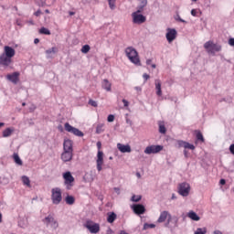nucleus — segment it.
Masks as SVG:
<instances>
[{"instance_id": "f257e3e1", "label": "nucleus", "mask_w": 234, "mask_h": 234, "mask_svg": "<svg viewBox=\"0 0 234 234\" xmlns=\"http://www.w3.org/2000/svg\"><path fill=\"white\" fill-rule=\"evenodd\" d=\"M157 222L159 224L165 222V228H176L178 226V218L171 216L169 211L165 210L160 213Z\"/></svg>"}, {"instance_id": "f03ea898", "label": "nucleus", "mask_w": 234, "mask_h": 234, "mask_svg": "<svg viewBox=\"0 0 234 234\" xmlns=\"http://www.w3.org/2000/svg\"><path fill=\"white\" fill-rule=\"evenodd\" d=\"M124 52H125L126 58H128L131 63H133V65H136L137 67H142L140 55L138 54V51L136 50V48H134L133 46H130L125 48Z\"/></svg>"}, {"instance_id": "7ed1b4c3", "label": "nucleus", "mask_w": 234, "mask_h": 234, "mask_svg": "<svg viewBox=\"0 0 234 234\" xmlns=\"http://www.w3.org/2000/svg\"><path fill=\"white\" fill-rule=\"evenodd\" d=\"M204 48L207 49L208 54H213V56H215V52H220V50H222V46L220 44H215L213 41L209 40L204 44Z\"/></svg>"}, {"instance_id": "20e7f679", "label": "nucleus", "mask_w": 234, "mask_h": 234, "mask_svg": "<svg viewBox=\"0 0 234 234\" xmlns=\"http://www.w3.org/2000/svg\"><path fill=\"white\" fill-rule=\"evenodd\" d=\"M51 200L52 203L55 204V206H58V204H60L63 200V196L61 195V188L55 187L51 190Z\"/></svg>"}, {"instance_id": "39448f33", "label": "nucleus", "mask_w": 234, "mask_h": 234, "mask_svg": "<svg viewBox=\"0 0 234 234\" xmlns=\"http://www.w3.org/2000/svg\"><path fill=\"white\" fill-rule=\"evenodd\" d=\"M97 148H98V153H97V159H96V165H97V171H101L103 169V152L101 150V142L97 143Z\"/></svg>"}, {"instance_id": "423d86ee", "label": "nucleus", "mask_w": 234, "mask_h": 234, "mask_svg": "<svg viewBox=\"0 0 234 234\" xmlns=\"http://www.w3.org/2000/svg\"><path fill=\"white\" fill-rule=\"evenodd\" d=\"M63 179H64V185L66 186V189L70 190L72 187H74V176L70 172H66L62 175Z\"/></svg>"}, {"instance_id": "0eeeda50", "label": "nucleus", "mask_w": 234, "mask_h": 234, "mask_svg": "<svg viewBox=\"0 0 234 234\" xmlns=\"http://www.w3.org/2000/svg\"><path fill=\"white\" fill-rule=\"evenodd\" d=\"M132 19L133 25H144L147 21V17L138 11L132 13Z\"/></svg>"}, {"instance_id": "6e6552de", "label": "nucleus", "mask_w": 234, "mask_h": 234, "mask_svg": "<svg viewBox=\"0 0 234 234\" xmlns=\"http://www.w3.org/2000/svg\"><path fill=\"white\" fill-rule=\"evenodd\" d=\"M64 129L67 133H70V134H74V136H79L80 138L83 137V132L80 131V129L73 127L70 123L66 122L64 124Z\"/></svg>"}, {"instance_id": "1a4fd4ad", "label": "nucleus", "mask_w": 234, "mask_h": 234, "mask_svg": "<svg viewBox=\"0 0 234 234\" xmlns=\"http://www.w3.org/2000/svg\"><path fill=\"white\" fill-rule=\"evenodd\" d=\"M87 229H89L90 233H100V224L94 223V221L88 219L84 224Z\"/></svg>"}, {"instance_id": "9d476101", "label": "nucleus", "mask_w": 234, "mask_h": 234, "mask_svg": "<svg viewBox=\"0 0 234 234\" xmlns=\"http://www.w3.org/2000/svg\"><path fill=\"white\" fill-rule=\"evenodd\" d=\"M189 191H191V186L188 183H181L178 185V193L181 197H188Z\"/></svg>"}, {"instance_id": "9b49d317", "label": "nucleus", "mask_w": 234, "mask_h": 234, "mask_svg": "<svg viewBox=\"0 0 234 234\" xmlns=\"http://www.w3.org/2000/svg\"><path fill=\"white\" fill-rule=\"evenodd\" d=\"M160 151H164V146H162L160 144L150 145L144 149V154H156L160 153Z\"/></svg>"}, {"instance_id": "f8f14e48", "label": "nucleus", "mask_w": 234, "mask_h": 234, "mask_svg": "<svg viewBox=\"0 0 234 234\" xmlns=\"http://www.w3.org/2000/svg\"><path fill=\"white\" fill-rule=\"evenodd\" d=\"M177 32L176 29L175 28H167L166 29V41H168V43H173L174 39H176V36H177Z\"/></svg>"}, {"instance_id": "ddd939ff", "label": "nucleus", "mask_w": 234, "mask_h": 234, "mask_svg": "<svg viewBox=\"0 0 234 234\" xmlns=\"http://www.w3.org/2000/svg\"><path fill=\"white\" fill-rule=\"evenodd\" d=\"M19 76H21V73H19V71H16L6 75V80L11 81V83H14V85H17L19 82Z\"/></svg>"}, {"instance_id": "4468645a", "label": "nucleus", "mask_w": 234, "mask_h": 234, "mask_svg": "<svg viewBox=\"0 0 234 234\" xmlns=\"http://www.w3.org/2000/svg\"><path fill=\"white\" fill-rule=\"evenodd\" d=\"M63 151L74 153V142L70 139H64Z\"/></svg>"}, {"instance_id": "2eb2a0df", "label": "nucleus", "mask_w": 234, "mask_h": 234, "mask_svg": "<svg viewBox=\"0 0 234 234\" xmlns=\"http://www.w3.org/2000/svg\"><path fill=\"white\" fill-rule=\"evenodd\" d=\"M73 157H74V152H69V151H63L60 155V158L64 163L71 162Z\"/></svg>"}, {"instance_id": "dca6fc26", "label": "nucleus", "mask_w": 234, "mask_h": 234, "mask_svg": "<svg viewBox=\"0 0 234 234\" xmlns=\"http://www.w3.org/2000/svg\"><path fill=\"white\" fill-rule=\"evenodd\" d=\"M11 63H12V58L10 57H7L3 53L0 55V65H2V67H10Z\"/></svg>"}, {"instance_id": "f3484780", "label": "nucleus", "mask_w": 234, "mask_h": 234, "mask_svg": "<svg viewBox=\"0 0 234 234\" xmlns=\"http://www.w3.org/2000/svg\"><path fill=\"white\" fill-rule=\"evenodd\" d=\"M4 56H6L7 58H14L16 56V49H14L12 47L5 46L4 47Z\"/></svg>"}, {"instance_id": "a211bd4d", "label": "nucleus", "mask_w": 234, "mask_h": 234, "mask_svg": "<svg viewBox=\"0 0 234 234\" xmlns=\"http://www.w3.org/2000/svg\"><path fill=\"white\" fill-rule=\"evenodd\" d=\"M43 222H45V224H47V226H48V224H51V228H54L55 229L58 226V221L55 220L54 217H52L50 215L48 216L47 218H45Z\"/></svg>"}, {"instance_id": "6ab92c4d", "label": "nucleus", "mask_w": 234, "mask_h": 234, "mask_svg": "<svg viewBox=\"0 0 234 234\" xmlns=\"http://www.w3.org/2000/svg\"><path fill=\"white\" fill-rule=\"evenodd\" d=\"M132 207L135 215H144L145 213V207L144 205H133Z\"/></svg>"}, {"instance_id": "aec40b11", "label": "nucleus", "mask_w": 234, "mask_h": 234, "mask_svg": "<svg viewBox=\"0 0 234 234\" xmlns=\"http://www.w3.org/2000/svg\"><path fill=\"white\" fill-rule=\"evenodd\" d=\"M117 149L120 151V153H131V151H133L131 149V145H129V144H122L121 143L117 144Z\"/></svg>"}, {"instance_id": "412c9836", "label": "nucleus", "mask_w": 234, "mask_h": 234, "mask_svg": "<svg viewBox=\"0 0 234 234\" xmlns=\"http://www.w3.org/2000/svg\"><path fill=\"white\" fill-rule=\"evenodd\" d=\"M101 87L102 89H104V90H106L107 92H111V90H112V84L111 83V81H109V80L104 79L101 82Z\"/></svg>"}, {"instance_id": "4be33fe9", "label": "nucleus", "mask_w": 234, "mask_h": 234, "mask_svg": "<svg viewBox=\"0 0 234 234\" xmlns=\"http://www.w3.org/2000/svg\"><path fill=\"white\" fill-rule=\"evenodd\" d=\"M16 133V129L14 127L6 128L3 131V138H8V136H12Z\"/></svg>"}, {"instance_id": "5701e85b", "label": "nucleus", "mask_w": 234, "mask_h": 234, "mask_svg": "<svg viewBox=\"0 0 234 234\" xmlns=\"http://www.w3.org/2000/svg\"><path fill=\"white\" fill-rule=\"evenodd\" d=\"M54 3H56V0H41L38 3L39 6H52V5H54Z\"/></svg>"}, {"instance_id": "b1692460", "label": "nucleus", "mask_w": 234, "mask_h": 234, "mask_svg": "<svg viewBox=\"0 0 234 234\" xmlns=\"http://www.w3.org/2000/svg\"><path fill=\"white\" fill-rule=\"evenodd\" d=\"M155 90L158 96H162V81L155 80Z\"/></svg>"}, {"instance_id": "393cba45", "label": "nucleus", "mask_w": 234, "mask_h": 234, "mask_svg": "<svg viewBox=\"0 0 234 234\" xmlns=\"http://www.w3.org/2000/svg\"><path fill=\"white\" fill-rule=\"evenodd\" d=\"M65 202L66 204H68V206H74L76 198L73 196H67L65 198Z\"/></svg>"}, {"instance_id": "a878e982", "label": "nucleus", "mask_w": 234, "mask_h": 234, "mask_svg": "<svg viewBox=\"0 0 234 234\" xmlns=\"http://www.w3.org/2000/svg\"><path fill=\"white\" fill-rule=\"evenodd\" d=\"M187 217L188 218H191V220H195L196 222H198V220H200V217H198V215H197V213L194 211L188 212Z\"/></svg>"}, {"instance_id": "bb28decb", "label": "nucleus", "mask_w": 234, "mask_h": 234, "mask_svg": "<svg viewBox=\"0 0 234 234\" xmlns=\"http://www.w3.org/2000/svg\"><path fill=\"white\" fill-rule=\"evenodd\" d=\"M147 6V0H140V5L137 7V12H144V8Z\"/></svg>"}, {"instance_id": "cd10ccee", "label": "nucleus", "mask_w": 234, "mask_h": 234, "mask_svg": "<svg viewBox=\"0 0 234 234\" xmlns=\"http://www.w3.org/2000/svg\"><path fill=\"white\" fill-rule=\"evenodd\" d=\"M114 220H116V213L109 212L108 218H107V222H109V224H112V222H114Z\"/></svg>"}, {"instance_id": "c85d7f7f", "label": "nucleus", "mask_w": 234, "mask_h": 234, "mask_svg": "<svg viewBox=\"0 0 234 234\" xmlns=\"http://www.w3.org/2000/svg\"><path fill=\"white\" fill-rule=\"evenodd\" d=\"M58 52V48H51L46 50L47 58H52V54H56Z\"/></svg>"}, {"instance_id": "c756f323", "label": "nucleus", "mask_w": 234, "mask_h": 234, "mask_svg": "<svg viewBox=\"0 0 234 234\" xmlns=\"http://www.w3.org/2000/svg\"><path fill=\"white\" fill-rule=\"evenodd\" d=\"M21 179L24 186H27V187H32V185H30V178H28V176H23Z\"/></svg>"}, {"instance_id": "7c9ffc66", "label": "nucleus", "mask_w": 234, "mask_h": 234, "mask_svg": "<svg viewBox=\"0 0 234 234\" xmlns=\"http://www.w3.org/2000/svg\"><path fill=\"white\" fill-rule=\"evenodd\" d=\"M105 131V124L103 123H99L96 127V133L97 134H101Z\"/></svg>"}, {"instance_id": "2f4dec72", "label": "nucleus", "mask_w": 234, "mask_h": 234, "mask_svg": "<svg viewBox=\"0 0 234 234\" xmlns=\"http://www.w3.org/2000/svg\"><path fill=\"white\" fill-rule=\"evenodd\" d=\"M196 138L198 142H205L204 135H202V133L200 131H196Z\"/></svg>"}, {"instance_id": "473e14b6", "label": "nucleus", "mask_w": 234, "mask_h": 234, "mask_svg": "<svg viewBox=\"0 0 234 234\" xmlns=\"http://www.w3.org/2000/svg\"><path fill=\"white\" fill-rule=\"evenodd\" d=\"M13 158L15 162L17 164V165H23V161L21 160V158H19V154H14Z\"/></svg>"}, {"instance_id": "72a5a7b5", "label": "nucleus", "mask_w": 234, "mask_h": 234, "mask_svg": "<svg viewBox=\"0 0 234 234\" xmlns=\"http://www.w3.org/2000/svg\"><path fill=\"white\" fill-rule=\"evenodd\" d=\"M166 132L165 124H164V122H159V133H161V134H165Z\"/></svg>"}, {"instance_id": "f704fd0d", "label": "nucleus", "mask_w": 234, "mask_h": 234, "mask_svg": "<svg viewBox=\"0 0 234 234\" xmlns=\"http://www.w3.org/2000/svg\"><path fill=\"white\" fill-rule=\"evenodd\" d=\"M39 34H43L44 36H50V30L47 27H41L39 29Z\"/></svg>"}, {"instance_id": "c9c22d12", "label": "nucleus", "mask_w": 234, "mask_h": 234, "mask_svg": "<svg viewBox=\"0 0 234 234\" xmlns=\"http://www.w3.org/2000/svg\"><path fill=\"white\" fill-rule=\"evenodd\" d=\"M108 4L111 10L116 9V0H108Z\"/></svg>"}, {"instance_id": "e433bc0d", "label": "nucleus", "mask_w": 234, "mask_h": 234, "mask_svg": "<svg viewBox=\"0 0 234 234\" xmlns=\"http://www.w3.org/2000/svg\"><path fill=\"white\" fill-rule=\"evenodd\" d=\"M90 50V46L89 45H84L82 48H81V52L82 54H88V52Z\"/></svg>"}, {"instance_id": "4c0bfd02", "label": "nucleus", "mask_w": 234, "mask_h": 234, "mask_svg": "<svg viewBox=\"0 0 234 234\" xmlns=\"http://www.w3.org/2000/svg\"><path fill=\"white\" fill-rule=\"evenodd\" d=\"M198 12H200V9H192L191 16H193V17H198Z\"/></svg>"}, {"instance_id": "58836bf2", "label": "nucleus", "mask_w": 234, "mask_h": 234, "mask_svg": "<svg viewBox=\"0 0 234 234\" xmlns=\"http://www.w3.org/2000/svg\"><path fill=\"white\" fill-rule=\"evenodd\" d=\"M185 149H190L191 151H195V146L189 143H186Z\"/></svg>"}, {"instance_id": "ea45409f", "label": "nucleus", "mask_w": 234, "mask_h": 234, "mask_svg": "<svg viewBox=\"0 0 234 234\" xmlns=\"http://www.w3.org/2000/svg\"><path fill=\"white\" fill-rule=\"evenodd\" d=\"M142 200V196H133L132 201L133 202H140Z\"/></svg>"}, {"instance_id": "a19ab883", "label": "nucleus", "mask_w": 234, "mask_h": 234, "mask_svg": "<svg viewBox=\"0 0 234 234\" xmlns=\"http://www.w3.org/2000/svg\"><path fill=\"white\" fill-rule=\"evenodd\" d=\"M206 232H207L206 228H203V229H197L195 234H206Z\"/></svg>"}, {"instance_id": "79ce46f5", "label": "nucleus", "mask_w": 234, "mask_h": 234, "mask_svg": "<svg viewBox=\"0 0 234 234\" xmlns=\"http://www.w3.org/2000/svg\"><path fill=\"white\" fill-rule=\"evenodd\" d=\"M186 141H182V140H178L177 141V145H178V148H180V147H186Z\"/></svg>"}, {"instance_id": "37998d69", "label": "nucleus", "mask_w": 234, "mask_h": 234, "mask_svg": "<svg viewBox=\"0 0 234 234\" xmlns=\"http://www.w3.org/2000/svg\"><path fill=\"white\" fill-rule=\"evenodd\" d=\"M175 20L178 21L179 23H187L186 20L182 19V17H180V15H176L175 16Z\"/></svg>"}, {"instance_id": "c03bdc74", "label": "nucleus", "mask_w": 234, "mask_h": 234, "mask_svg": "<svg viewBox=\"0 0 234 234\" xmlns=\"http://www.w3.org/2000/svg\"><path fill=\"white\" fill-rule=\"evenodd\" d=\"M89 105H90L91 107H98V102L96 101H94V100H90L89 101Z\"/></svg>"}, {"instance_id": "a18cd8bd", "label": "nucleus", "mask_w": 234, "mask_h": 234, "mask_svg": "<svg viewBox=\"0 0 234 234\" xmlns=\"http://www.w3.org/2000/svg\"><path fill=\"white\" fill-rule=\"evenodd\" d=\"M229 45L230 47H234V38H233V37H230V38L229 39Z\"/></svg>"}, {"instance_id": "49530a36", "label": "nucleus", "mask_w": 234, "mask_h": 234, "mask_svg": "<svg viewBox=\"0 0 234 234\" xmlns=\"http://www.w3.org/2000/svg\"><path fill=\"white\" fill-rule=\"evenodd\" d=\"M34 111H36V105L31 104L29 107V112H34Z\"/></svg>"}, {"instance_id": "de8ad7c7", "label": "nucleus", "mask_w": 234, "mask_h": 234, "mask_svg": "<svg viewBox=\"0 0 234 234\" xmlns=\"http://www.w3.org/2000/svg\"><path fill=\"white\" fill-rule=\"evenodd\" d=\"M122 103H123L124 107H129V101L123 99Z\"/></svg>"}, {"instance_id": "09e8293b", "label": "nucleus", "mask_w": 234, "mask_h": 234, "mask_svg": "<svg viewBox=\"0 0 234 234\" xmlns=\"http://www.w3.org/2000/svg\"><path fill=\"white\" fill-rule=\"evenodd\" d=\"M143 78H144V81H147V80H149L150 76H149V74L144 73V74L143 75Z\"/></svg>"}, {"instance_id": "8fccbe9b", "label": "nucleus", "mask_w": 234, "mask_h": 234, "mask_svg": "<svg viewBox=\"0 0 234 234\" xmlns=\"http://www.w3.org/2000/svg\"><path fill=\"white\" fill-rule=\"evenodd\" d=\"M16 24L17 25V27H23L21 19H16Z\"/></svg>"}, {"instance_id": "3c124183", "label": "nucleus", "mask_w": 234, "mask_h": 234, "mask_svg": "<svg viewBox=\"0 0 234 234\" xmlns=\"http://www.w3.org/2000/svg\"><path fill=\"white\" fill-rule=\"evenodd\" d=\"M229 151H230V153H231L232 154H234V144H231V145L229 146Z\"/></svg>"}, {"instance_id": "603ef678", "label": "nucleus", "mask_w": 234, "mask_h": 234, "mask_svg": "<svg viewBox=\"0 0 234 234\" xmlns=\"http://www.w3.org/2000/svg\"><path fill=\"white\" fill-rule=\"evenodd\" d=\"M34 16L38 17V16H41V10H37V12L34 13Z\"/></svg>"}, {"instance_id": "864d4df0", "label": "nucleus", "mask_w": 234, "mask_h": 234, "mask_svg": "<svg viewBox=\"0 0 234 234\" xmlns=\"http://www.w3.org/2000/svg\"><path fill=\"white\" fill-rule=\"evenodd\" d=\"M219 184H221V186H225L226 185V180L225 179H220Z\"/></svg>"}, {"instance_id": "5fc2aeb1", "label": "nucleus", "mask_w": 234, "mask_h": 234, "mask_svg": "<svg viewBox=\"0 0 234 234\" xmlns=\"http://www.w3.org/2000/svg\"><path fill=\"white\" fill-rule=\"evenodd\" d=\"M149 228H150V226H149L148 223H145V224L144 225V229H149Z\"/></svg>"}, {"instance_id": "6e6d98bb", "label": "nucleus", "mask_w": 234, "mask_h": 234, "mask_svg": "<svg viewBox=\"0 0 234 234\" xmlns=\"http://www.w3.org/2000/svg\"><path fill=\"white\" fill-rule=\"evenodd\" d=\"M134 89H135V90H137V92H142L141 87L136 86Z\"/></svg>"}, {"instance_id": "4d7b16f0", "label": "nucleus", "mask_w": 234, "mask_h": 234, "mask_svg": "<svg viewBox=\"0 0 234 234\" xmlns=\"http://www.w3.org/2000/svg\"><path fill=\"white\" fill-rule=\"evenodd\" d=\"M152 62H153V60L147 59V60H146V65H152V64H151Z\"/></svg>"}, {"instance_id": "13d9d810", "label": "nucleus", "mask_w": 234, "mask_h": 234, "mask_svg": "<svg viewBox=\"0 0 234 234\" xmlns=\"http://www.w3.org/2000/svg\"><path fill=\"white\" fill-rule=\"evenodd\" d=\"M34 43H35V45H37V43H39V38H35Z\"/></svg>"}, {"instance_id": "bf43d9fd", "label": "nucleus", "mask_w": 234, "mask_h": 234, "mask_svg": "<svg viewBox=\"0 0 234 234\" xmlns=\"http://www.w3.org/2000/svg\"><path fill=\"white\" fill-rule=\"evenodd\" d=\"M69 16H75V15H76V12H74V11H69Z\"/></svg>"}, {"instance_id": "052dcab7", "label": "nucleus", "mask_w": 234, "mask_h": 234, "mask_svg": "<svg viewBox=\"0 0 234 234\" xmlns=\"http://www.w3.org/2000/svg\"><path fill=\"white\" fill-rule=\"evenodd\" d=\"M108 122L111 123L112 122H114V118H108Z\"/></svg>"}, {"instance_id": "680f3d73", "label": "nucleus", "mask_w": 234, "mask_h": 234, "mask_svg": "<svg viewBox=\"0 0 234 234\" xmlns=\"http://www.w3.org/2000/svg\"><path fill=\"white\" fill-rule=\"evenodd\" d=\"M149 226H150V229L156 228V225L154 224H149Z\"/></svg>"}, {"instance_id": "e2e57ef3", "label": "nucleus", "mask_w": 234, "mask_h": 234, "mask_svg": "<svg viewBox=\"0 0 234 234\" xmlns=\"http://www.w3.org/2000/svg\"><path fill=\"white\" fill-rule=\"evenodd\" d=\"M214 234H222V232L219 230H216V231H214Z\"/></svg>"}, {"instance_id": "0e129e2a", "label": "nucleus", "mask_w": 234, "mask_h": 234, "mask_svg": "<svg viewBox=\"0 0 234 234\" xmlns=\"http://www.w3.org/2000/svg\"><path fill=\"white\" fill-rule=\"evenodd\" d=\"M184 154H185L186 158H187V150H184Z\"/></svg>"}, {"instance_id": "69168bd1", "label": "nucleus", "mask_w": 234, "mask_h": 234, "mask_svg": "<svg viewBox=\"0 0 234 234\" xmlns=\"http://www.w3.org/2000/svg\"><path fill=\"white\" fill-rule=\"evenodd\" d=\"M152 69H156V64H151Z\"/></svg>"}, {"instance_id": "338daca9", "label": "nucleus", "mask_w": 234, "mask_h": 234, "mask_svg": "<svg viewBox=\"0 0 234 234\" xmlns=\"http://www.w3.org/2000/svg\"><path fill=\"white\" fill-rule=\"evenodd\" d=\"M108 118H114V115L110 114V115H108Z\"/></svg>"}, {"instance_id": "774afa93", "label": "nucleus", "mask_w": 234, "mask_h": 234, "mask_svg": "<svg viewBox=\"0 0 234 234\" xmlns=\"http://www.w3.org/2000/svg\"><path fill=\"white\" fill-rule=\"evenodd\" d=\"M120 234H128L127 232L122 230Z\"/></svg>"}]
</instances>
